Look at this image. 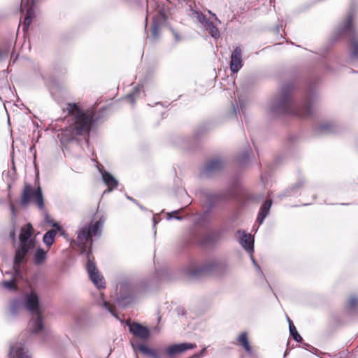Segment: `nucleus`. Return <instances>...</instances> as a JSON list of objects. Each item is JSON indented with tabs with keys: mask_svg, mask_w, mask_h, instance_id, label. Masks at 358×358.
<instances>
[{
	"mask_svg": "<svg viewBox=\"0 0 358 358\" xmlns=\"http://www.w3.org/2000/svg\"><path fill=\"white\" fill-rule=\"evenodd\" d=\"M66 110L69 116V125L61 133V141L70 143L89 136L96 122L94 108L83 109L78 103H68Z\"/></svg>",
	"mask_w": 358,
	"mask_h": 358,
	"instance_id": "nucleus-1",
	"label": "nucleus"
},
{
	"mask_svg": "<svg viewBox=\"0 0 358 358\" xmlns=\"http://www.w3.org/2000/svg\"><path fill=\"white\" fill-rule=\"evenodd\" d=\"M104 221L92 220L91 222L83 227L78 233L77 240L73 243L78 246L82 253L87 252L88 262L87 270L90 278L98 288L105 287L103 278L100 275L96 268L95 262L90 259L91 248L92 245V237L99 236L101 234Z\"/></svg>",
	"mask_w": 358,
	"mask_h": 358,
	"instance_id": "nucleus-2",
	"label": "nucleus"
},
{
	"mask_svg": "<svg viewBox=\"0 0 358 358\" xmlns=\"http://www.w3.org/2000/svg\"><path fill=\"white\" fill-rule=\"evenodd\" d=\"M273 110L280 114L306 118L313 115L314 107L310 98L306 99L300 103H294L292 99L290 92L285 89L277 100Z\"/></svg>",
	"mask_w": 358,
	"mask_h": 358,
	"instance_id": "nucleus-3",
	"label": "nucleus"
},
{
	"mask_svg": "<svg viewBox=\"0 0 358 358\" xmlns=\"http://www.w3.org/2000/svg\"><path fill=\"white\" fill-rule=\"evenodd\" d=\"M20 203L23 207H27L33 203L39 210H44L45 201L41 187L38 185L34 188L31 185L25 182L22 190Z\"/></svg>",
	"mask_w": 358,
	"mask_h": 358,
	"instance_id": "nucleus-4",
	"label": "nucleus"
},
{
	"mask_svg": "<svg viewBox=\"0 0 358 358\" xmlns=\"http://www.w3.org/2000/svg\"><path fill=\"white\" fill-rule=\"evenodd\" d=\"M26 307L29 310L36 314V319L33 322L31 331L34 334H38L43 330V324L42 312L39 309V299L36 293L32 292L27 296Z\"/></svg>",
	"mask_w": 358,
	"mask_h": 358,
	"instance_id": "nucleus-5",
	"label": "nucleus"
},
{
	"mask_svg": "<svg viewBox=\"0 0 358 358\" xmlns=\"http://www.w3.org/2000/svg\"><path fill=\"white\" fill-rule=\"evenodd\" d=\"M227 264L222 260H210L204 265L189 271L192 276H198L203 274L222 275L227 271Z\"/></svg>",
	"mask_w": 358,
	"mask_h": 358,
	"instance_id": "nucleus-6",
	"label": "nucleus"
},
{
	"mask_svg": "<svg viewBox=\"0 0 358 358\" xmlns=\"http://www.w3.org/2000/svg\"><path fill=\"white\" fill-rule=\"evenodd\" d=\"M35 246L26 245L24 243H20L19 247L15 251L14 257L13 268L17 275H20L21 272V264L24 261V259L30 249L34 248Z\"/></svg>",
	"mask_w": 358,
	"mask_h": 358,
	"instance_id": "nucleus-7",
	"label": "nucleus"
},
{
	"mask_svg": "<svg viewBox=\"0 0 358 358\" xmlns=\"http://www.w3.org/2000/svg\"><path fill=\"white\" fill-rule=\"evenodd\" d=\"M196 345L194 343H182L173 344L164 349L165 358H176L177 355L185 352L188 350L194 349Z\"/></svg>",
	"mask_w": 358,
	"mask_h": 358,
	"instance_id": "nucleus-8",
	"label": "nucleus"
},
{
	"mask_svg": "<svg viewBox=\"0 0 358 358\" xmlns=\"http://www.w3.org/2000/svg\"><path fill=\"white\" fill-rule=\"evenodd\" d=\"M344 30L352 31L353 34L350 38V56L353 59H358V36L355 35L351 19H348L345 22Z\"/></svg>",
	"mask_w": 358,
	"mask_h": 358,
	"instance_id": "nucleus-9",
	"label": "nucleus"
},
{
	"mask_svg": "<svg viewBox=\"0 0 358 358\" xmlns=\"http://www.w3.org/2000/svg\"><path fill=\"white\" fill-rule=\"evenodd\" d=\"M54 229L48 231L43 237V241L44 244L49 249L55 242V238L57 233H59L62 236H66V231L57 222L52 223Z\"/></svg>",
	"mask_w": 358,
	"mask_h": 358,
	"instance_id": "nucleus-10",
	"label": "nucleus"
},
{
	"mask_svg": "<svg viewBox=\"0 0 358 358\" xmlns=\"http://www.w3.org/2000/svg\"><path fill=\"white\" fill-rule=\"evenodd\" d=\"M34 234V228L31 223H27L23 226L21 229L20 234L19 236L20 243H24L35 246L34 239H30Z\"/></svg>",
	"mask_w": 358,
	"mask_h": 358,
	"instance_id": "nucleus-11",
	"label": "nucleus"
},
{
	"mask_svg": "<svg viewBox=\"0 0 358 358\" xmlns=\"http://www.w3.org/2000/svg\"><path fill=\"white\" fill-rule=\"evenodd\" d=\"M242 66V49L237 46L231 55L230 69L233 73H237Z\"/></svg>",
	"mask_w": 358,
	"mask_h": 358,
	"instance_id": "nucleus-12",
	"label": "nucleus"
},
{
	"mask_svg": "<svg viewBox=\"0 0 358 358\" xmlns=\"http://www.w3.org/2000/svg\"><path fill=\"white\" fill-rule=\"evenodd\" d=\"M129 331L134 336L140 338L143 340H146L150 336L149 329L139 323H132L129 326Z\"/></svg>",
	"mask_w": 358,
	"mask_h": 358,
	"instance_id": "nucleus-13",
	"label": "nucleus"
},
{
	"mask_svg": "<svg viewBox=\"0 0 358 358\" xmlns=\"http://www.w3.org/2000/svg\"><path fill=\"white\" fill-rule=\"evenodd\" d=\"M138 350L150 358H165L164 350L150 348L143 344L138 346Z\"/></svg>",
	"mask_w": 358,
	"mask_h": 358,
	"instance_id": "nucleus-14",
	"label": "nucleus"
},
{
	"mask_svg": "<svg viewBox=\"0 0 358 358\" xmlns=\"http://www.w3.org/2000/svg\"><path fill=\"white\" fill-rule=\"evenodd\" d=\"M48 251V250L45 251L41 248H38L36 250L33 257V262L36 266H41L45 262Z\"/></svg>",
	"mask_w": 358,
	"mask_h": 358,
	"instance_id": "nucleus-15",
	"label": "nucleus"
},
{
	"mask_svg": "<svg viewBox=\"0 0 358 358\" xmlns=\"http://www.w3.org/2000/svg\"><path fill=\"white\" fill-rule=\"evenodd\" d=\"M237 343L241 345L246 352H252V347L248 340V334L246 331L241 332L237 338Z\"/></svg>",
	"mask_w": 358,
	"mask_h": 358,
	"instance_id": "nucleus-16",
	"label": "nucleus"
},
{
	"mask_svg": "<svg viewBox=\"0 0 358 358\" xmlns=\"http://www.w3.org/2000/svg\"><path fill=\"white\" fill-rule=\"evenodd\" d=\"M271 203L272 202L271 200H266L261 207L257 219V221L259 222V224L263 223L265 217L268 215L270 208L271 206Z\"/></svg>",
	"mask_w": 358,
	"mask_h": 358,
	"instance_id": "nucleus-17",
	"label": "nucleus"
},
{
	"mask_svg": "<svg viewBox=\"0 0 358 358\" xmlns=\"http://www.w3.org/2000/svg\"><path fill=\"white\" fill-rule=\"evenodd\" d=\"M271 203L272 202L271 200H266L261 207L257 219V221L259 222V224L263 223L265 217L268 215L270 208L271 206Z\"/></svg>",
	"mask_w": 358,
	"mask_h": 358,
	"instance_id": "nucleus-18",
	"label": "nucleus"
},
{
	"mask_svg": "<svg viewBox=\"0 0 358 358\" xmlns=\"http://www.w3.org/2000/svg\"><path fill=\"white\" fill-rule=\"evenodd\" d=\"M223 166V164L221 160L218 159H211L208 161L205 166V171L206 173H210L221 169Z\"/></svg>",
	"mask_w": 358,
	"mask_h": 358,
	"instance_id": "nucleus-19",
	"label": "nucleus"
},
{
	"mask_svg": "<svg viewBox=\"0 0 358 358\" xmlns=\"http://www.w3.org/2000/svg\"><path fill=\"white\" fill-rule=\"evenodd\" d=\"M102 177L104 182L108 187V189L110 190H112L117 187L118 182L110 173L104 171L102 173Z\"/></svg>",
	"mask_w": 358,
	"mask_h": 358,
	"instance_id": "nucleus-20",
	"label": "nucleus"
},
{
	"mask_svg": "<svg viewBox=\"0 0 358 358\" xmlns=\"http://www.w3.org/2000/svg\"><path fill=\"white\" fill-rule=\"evenodd\" d=\"M240 243L247 251L250 252L253 250V239L250 234L244 233L241 238Z\"/></svg>",
	"mask_w": 358,
	"mask_h": 358,
	"instance_id": "nucleus-21",
	"label": "nucleus"
},
{
	"mask_svg": "<svg viewBox=\"0 0 358 358\" xmlns=\"http://www.w3.org/2000/svg\"><path fill=\"white\" fill-rule=\"evenodd\" d=\"M34 17V11L32 8L27 9L26 15L23 22V29H28L29 25L32 22V20Z\"/></svg>",
	"mask_w": 358,
	"mask_h": 358,
	"instance_id": "nucleus-22",
	"label": "nucleus"
},
{
	"mask_svg": "<svg viewBox=\"0 0 358 358\" xmlns=\"http://www.w3.org/2000/svg\"><path fill=\"white\" fill-rule=\"evenodd\" d=\"M206 29L208 33L213 38H218L220 36V31L218 28L212 22H207L206 24Z\"/></svg>",
	"mask_w": 358,
	"mask_h": 358,
	"instance_id": "nucleus-23",
	"label": "nucleus"
},
{
	"mask_svg": "<svg viewBox=\"0 0 358 358\" xmlns=\"http://www.w3.org/2000/svg\"><path fill=\"white\" fill-rule=\"evenodd\" d=\"M288 322H289V327L290 335L292 336V338L296 342H301L302 337L298 333L296 328L294 325L292 321L289 317H288Z\"/></svg>",
	"mask_w": 358,
	"mask_h": 358,
	"instance_id": "nucleus-24",
	"label": "nucleus"
},
{
	"mask_svg": "<svg viewBox=\"0 0 358 358\" xmlns=\"http://www.w3.org/2000/svg\"><path fill=\"white\" fill-rule=\"evenodd\" d=\"M14 355L11 357L13 358H30L27 352L22 348H13Z\"/></svg>",
	"mask_w": 358,
	"mask_h": 358,
	"instance_id": "nucleus-25",
	"label": "nucleus"
},
{
	"mask_svg": "<svg viewBox=\"0 0 358 358\" xmlns=\"http://www.w3.org/2000/svg\"><path fill=\"white\" fill-rule=\"evenodd\" d=\"M3 287L7 289L16 291L17 290V282L15 278L10 280L3 281L2 282Z\"/></svg>",
	"mask_w": 358,
	"mask_h": 358,
	"instance_id": "nucleus-26",
	"label": "nucleus"
},
{
	"mask_svg": "<svg viewBox=\"0 0 358 358\" xmlns=\"http://www.w3.org/2000/svg\"><path fill=\"white\" fill-rule=\"evenodd\" d=\"M358 305V299L355 296H352L349 298L347 307L349 309H354Z\"/></svg>",
	"mask_w": 358,
	"mask_h": 358,
	"instance_id": "nucleus-27",
	"label": "nucleus"
},
{
	"mask_svg": "<svg viewBox=\"0 0 358 358\" xmlns=\"http://www.w3.org/2000/svg\"><path fill=\"white\" fill-rule=\"evenodd\" d=\"M208 203L210 206L217 202L220 199V196L217 194L208 195Z\"/></svg>",
	"mask_w": 358,
	"mask_h": 358,
	"instance_id": "nucleus-28",
	"label": "nucleus"
},
{
	"mask_svg": "<svg viewBox=\"0 0 358 358\" xmlns=\"http://www.w3.org/2000/svg\"><path fill=\"white\" fill-rule=\"evenodd\" d=\"M159 31V27L157 24H155L152 26L151 32L153 36H157Z\"/></svg>",
	"mask_w": 358,
	"mask_h": 358,
	"instance_id": "nucleus-29",
	"label": "nucleus"
},
{
	"mask_svg": "<svg viewBox=\"0 0 358 358\" xmlns=\"http://www.w3.org/2000/svg\"><path fill=\"white\" fill-rule=\"evenodd\" d=\"M178 214V211H173L172 213H170L168 214V216L169 218L174 217L176 219H181V217H178L177 215Z\"/></svg>",
	"mask_w": 358,
	"mask_h": 358,
	"instance_id": "nucleus-30",
	"label": "nucleus"
},
{
	"mask_svg": "<svg viewBox=\"0 0 358 358\" xmlns=\"http://www.w3.org/2000/svg\"><path fill=\"white\" fill-rule=\"evenodd\" d=\"M104 306H106V308L110 312V313H113V307L112 306L108 303V302H105L104 303Z\"/></svg>",
	"mask_w": 358,
	"mask_h": 358,
	"instance_id": "nucleus-31",
	"label": "nucleus"
},
{
	"mask_svg": "<svg viewBox=\"0 0 358 358\" xmlns=\"http://www.w3.org/2000/svg\"><path fill=\"white\" fill-rule=\"evenodd\" d=\"M128 99H129V101L132 103H134L135 101L134 99V96L132 94H129L127 96V97Z\"/></svg>",
	"mask_w": 358,
	"mask_h": 358,
	"instance_id": "nucleus-32",
	"label": "nucleus"
},
{
	"mask_svg": "<svg viewBox=\"0 0 358 358\" xmlns=\"http://www.w3.org/2000/svg\"><path fill=\"white\" fill-rule=\"evenodd\" d=\"M10 236L13 239L15 240V230H13L10 234Z\"/></svg>",
	"mask_w": 358,
	"mask_h": 358,
	"instance_id": "nucleus-33",
	"label": "nucleus"
},
{
	"mask_svg": "<svg viewBox=\"0 0 358 358\" xmlns=\"http://www.w3.org/2000/svg\"><path fill=\"white\" fill-rule=\"evenodd\" d=\"M201 357V354H194L189 358H200Z\"/></svg>",
	"mask_w": 358,
	"mask_h": 358,
	"instance_id": "nucleus-34",
	"label": "nucleus"
},
{
	"mask_svg": "<svg viewBox=\"0 0 358 358\" xmlns=\"http://www.w3.org/2000/svg\"><path fill=\"white\" fill-rule=\"evenodd\" d=\"M205 351H206V348H203L199 354H201V356H202L203 354L205 352Z\"/></svg>",
	"mask_w": 358,
	"mask_h": 358,
	"instance_id": "nucleus-35",
	"label": "nucleus"
},
{
	"mask_svg": "<svg viewBox=\"0 0 358 358\" xmlns=\"http://www.w3.org/2000/svg\"><path fill=\"white\" fill-rule=\"evenodd\" d=\"M10 358H13V357H10Z\"/></svg>",
	"mask_w": 358,
	"mask_h": 358,
	"instance_id": "nucleus-36",
	"label": "nucleus"
}]
</instances>
